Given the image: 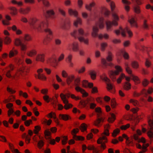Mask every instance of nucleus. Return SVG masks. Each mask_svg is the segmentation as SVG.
Listing matches in <instances>:
<instances>
[{
    "mask_svg": "<svg viewBox=\"0 0 153 153\" xmlns=\"http://www.w3.org/2000/svg\"><path fill=\"white\" fill-rule=\"evenodd\" d=\"M28 23L31 27L33 29L39 31H44L50 36L52 35V31L50 29L47 28L48 23L47 20L41 22L38 21L36 18H30L29 20Z\"/></svg>",
    "mask_w": 153,
    "mask_h": 153,
    "instance_id": "nucleus-1",
    "label": "nucleus"
},
{
    "mask_svg": "<svg viewBox=\"0 0 153 153\" xmlns=\"http://www.w3.org/2000/svg\"><path fill=\"white\" fill-rule=\"evenodd\" d=\"M110 5L112 11V15L114 20L112 22L109 20L106 22L105 23L107 30H110L113 25L117 26L118 25L117 21L119 19L118 16L114 11L115 7L114 3L112 1H111Z\"/></svg>",
    "mask_w": 153,
    "mask_h": 153,
    "instance_id": "nucleus-2",
    "label": "nucleus"
},
{
    "mask_svg": "<svg viewBox=\"0 0 153 153\" xmlns=\"http://www.w3.org/2000/svg\"><path fill=\"white\" fill-rule=\"evenodd\" d=\"M71 35L75 38H78L80 42H84L86 44H88V40L85 39L83 37V36L85 34L82 29L79 28L78 30H74L71 33Z\"/></svg>",
    "mask_w": 153,
    "mask_h": 153,
    "instance_id": "nucleus-3",
    "label": "nucleus"
},
{
    "mask_svg": "<svg viewBox=\"0 0 153 153\" xmlns=\"http://www.w3.org/2000/svg\"><path fill=\"white\" fill-rule=\"evenodd\" d=\"M104 19L102 17H100L98 21L96 23L95 26L93 27L92 35L94 37L98 36L97 32L98 31V27L100 29H102L104 27Z\"/></svg>",
    "mask_w": 153,
    "mask_h": 153,
    "instance_id": "nucleus-4",
    "label": "nucleus"
},
{
    "mask_svg": "<svg viewBox=\"0 0 153 153\" xmlns=\"http://www.w3.org/2000/svg\"><path fill=\"white\" fill-rule=\"evenodd\" d=\"M95 110L97 113V119L94 121V124L96 126L99 127L102 125L105 118L102 115L101 108H96Z\"/></svg>",
    "mask_w": 153,
    "mask_h": 153,
    "instance_id": "nucleus-5",
    "label": "nucleus"
},
{
    "mask_svg": "<svg viewBox=\"0 0 153 153\" xmlns=\"http://www.w3.org/2000/svg\"><path fill=\"white\" fill-rule=\"evenodd\" d=\"M109 134L108 130L107 129H105L97 141L98 143L100 144V146L103 150L106 148L105 143L107 142V140L105 135L108 136Z\"/></svg>",
    "mask_w": 153,
    "mask_h": 153,
    "instance_id": "nucleus-6",
    "label": "nucleus"
},
{
    "mask_svg": "<svg viewBox=\"0 0 153 153\" xmlns=\"http://www.w3.org/2000/svg\"><path fill=\"white\" fill-rule=\"evenodd\" d=\"M31 39L30 37L28 34H25L24 39L22 40L19 39H17L16 40L15 43L16 45L19 46L20 47L21 50L23 51H25L26 49V46L23 42L24 40L29 41Z\"/></svg>",
    "mask_w": 153,
    "mask_h": 153,
    "instance_id": "nucleus-7",
    "label": "nucleus"
},
{
    "mask_svg": "<svg viewBox=\"0 0 153 153\" xmlns=\"http://www.w3.org/2000/svg\"><path fill=\"white\" fill-rule=\"evenodd\" d=\"M148 122L150 127L149 130L147 132L148 136L152 140L153 139V110L152 111V116H149Z\"/></svg>",
    "mask_w": 153,
    "mask_h": 153,
    "instance_id": "nucleus-8",
    "label": "nucleus"
},
{
    "mask_svg": "<svg viewBox=\"0 0 153 153\" xmlns=\"http://www.w3.org/2000/svg\"><path fill=\"white\" fill-rule=\"evenodd\" d=\"M114 32L117 35H119L121 33L122 36L123 37H125L126 36V33H128L129 37H131L133 35L132 32L127 27H126L123 29L120 27V30H116Z\"/></svg>",
    "mask_w": 153,
    "mask_h": 153,
    "instance_id": "nucleus-9",
    "label": "nucleus"
},
{
    "mask_svg": "<svg viewBox=\"0 0 153 153\" xmlns=\"http://www.w3.org/2000/svg\"><path fill=\"white\" fill-rule=\"evenodd\" d=\"M80 82V79L79 78H77L75 80L74 84L76 86L75 89L76 91L80 92L82 94L83 97H86L88 96V94L79 86Z\"/></svg>",
    "mask_w": 153,
    "mask_h": 153,
    "instance_id": "nucleus-10",
    "label": "nucleus"
},
{
    "mask_svg": "<svg viewBox=\"0 0 153 153\" xmlns=\"http://www.w3.org/2000/svg\"><path fill=\"white\" fill-rule=\"evenodd\" d=\"M101 79L107 82V88L108 91L113 93L114 92V87L112 84L109 82V79L106 76L105 74H103L100 76Z\"/></svg>",
    "mask_w": 153,
    "mask_h": 153,
    "instance_id": "nucleus-11",
    "label": "nucleus"
},
{
    "mask_svg": "<svg viewBox=\"0 0 153 153\" xmlns=\"http://www.w3.org/2000/svg\"><path fill=\"white\" fill-rule=\"evenodd\" d=\"M125 66L126 71L130 75L131 78L135 82V83L137 84L139 83L140 82V81L139 78L138 77L134 76L132 74V71L128 67V64L126 63H125Z\"/></svg>",
    "mask_w": 153,
    "mask_h": 153,
    "instance_id": "nucleus-12",
    "label": "nucleus"
},
{
    "mask_svg": "<svg viewBox=\"0 0 153 153\" xmlns=\"http://www.w3.org/2000/svg\"><path fill=\"white\" fill-rule=\"evenodd\" d=\"M106 60L105 59H102L101 60L102 63L105 66L109 65L111 66L113 65L110 62L112 61V57L111 54L109 52L108 56L106 58Z\"/></svg>",
    "mask_w": 153,
    "mask_h": 153,
    "instance_id": "nucleus-13",
    "label": "nucleus"
},
{
    "mask_svg": "<svg viewBox=\"0 0 153 153\" xmlns=\"http://www.w3.org/2000/svg\"><path fill=\"white\" fill-rule=\"evenodd\" d=\"M60 97L64 103L65 104L64 107L65 109H67L72 107V105L68 103V101L66 99L65 95L62 93H61L60 95Z\"/></svg>",
    "mask_w": 153,
    "mask_h": 153,
    "instance_id": "nucleus-14",
    "label": "nucleus"
},
{
    "mask_svg": "<svg viewBox=\"0 0 153 153\" xmlns=\"http://www.w3.org/2000/svg\"><path fill=\"white\" fill-rule=\"evenodd\" d=\"M91 99L90 98H88L86 100H83L82 101H80V103L85 107L87 104L90 105V107L91 108H94L96 106V105L93 103H90V102L91 101Z\"/></svg>",
    "mask_w": 153,
    "mask_h": 153,
    "instance_id": "nucleus-15",
    "label": "nucleus"
},
{
    "mask_svg": "<svg viewBox=\"0 0 153 153\" xmlns=\"http://www.w3.org/2000/svg\"><path fill=\"white\" fill-rule=\"evenodd\" d=\"M115 68L116 71H111L109 72V74L111 77L114 78L115 76L118 75L119 73L122 71V68L119 66H115Z\"/></svg>",
    "mask_w": 153,
    "mask_h": 153,
    "instance_id": "nucleus-16",
    "label": "nucleus"
},
{
    "mask_svg": "<svg viewBox=\"0 0 153 153\" xmlns=\"http://www.w3.org/2000/svg\"><path fill=\"white\" fill-rule=\"evenodd\" d=\"M79 131V129L76 128L74 129L71 131V134L73 136V138L76 140H84V138L83 137L76 135V134Z\"/></svg>",
    "mask_w": 153,
    "mask_h": 153,
    "instance_id": "nucleus-17",
    "label": "nucleus"
},
{
    "mask_svg": "<svg viewBox=\"0 0 153 153\" xmlns=\"http://www.w3.org/2000/svg\"><path fill=\"white\" fill-rule=\"evenodd\" d=\"M132 1L134 4V8L135 12L137 13H139L140 12L139 7L136 4L139 5L141 4V3L140 0H132Z\"/></svg>",
    "mask_w": 153,
    "mask_h": 153,
    "instance_id": "nucleus-18",
    "label": "nucleus"
},
{
    "mask_svg": "<svg viewBox=\"0 0 153 153\" xmlns=\"http://www.w3.org/2000/svg\"><path fill=\"white\" fill-rule=\"evenodd\" d=\"M70 26V21L68 19H67L64 22L63 24L62 25V27L64 30H68Z\"/></svg>",
    "mask_w": 153,
    "mask_h": 153,
    "instance_id": "nucleus-19",
    "label": "nucleus"
},
{
    "mask_svg": "<svg viewBox=\"0 0 153 153\" xmlns=\"http://www.w3.org/2000/svg\"><path fill=\"white\" fill-rule=\"evenodd\" d=\"M128 21L131 27H137L136 21L134 17H129Z\"/></svg>",
    "mask_w": 153,
    "mask_h": 153,
    "instance_id": "nucleus-20",
    "label": "nucleus"
},
{
    "mask_svg": "<svg viewBox=\"0 0 153 153\" xmlns=\"http://www.w3.org/2000/svg\"><path fill=\"white\" fill-rule=\"evenodd\" d=\"M153 91V89L152 88H150L149 90L147 91L146 89H143L141 91V94L144 95L145 97H147L148 94H151Z\"/></svg>",
    "mask_w": 153,
    "mask_h": 153,
    "instance_id": "nucleus-21",
    "label": "nucleus"
},
{
    "mask_svg": "<svg viewBox=\"0 0 153 153\" xmlns=\"http://www.w3.org/2000/svg\"><path fill=\"white\" fill-rule=\"evenodd\" d=\"M46 13L48 17L51 18L52 19H54L55 18V13L52 10H49L46 11Z\"/></svg>",
    "mask_w": 153,
    "mask_h": 153,
    "instance_id": "nucleus-22",
    "label": "nucleus"
},
{
    "mask_svg": "<svg viewBox=\"0 0 153 153\" xmlns=\"http://www.w3.org/2000/svg\"><path fill=\"white\" fill-rule=\"evenodd\" d=\"M4 34L7 35L4 39V42L6 44H8L11 42V40L10 38L8 37V36L9 35V33L6 30H5L4 31Z\"/></svg>",
    "mask_w": 153,
    "mask_h": 153,
    "instance_id": "nucleus-23",
    "label": "nucleus"
},
{
    "mask_svg": "<svg viewBox=\"0 0 153 153\" xmlns=\"http://www.w3.org/2000/svg\"><path fill=\"white\" fill-rule=\"evenodd\" d=\"M83 86L85 88L89 87L91 88L93 86V84L92 83H89L88 81L86 80H84L82 82Z\"/></svg>",
    "mask_w": 153,
    "mask_h": 153,
    "instance_id": "nucleus-24",
    "label": "nucleus"
},
{
    "mask_svg": "<svg viewBox=\"0 0 153 153\" xmlns=\"http://www.w3.org/2000/svg\"><path fill=\"white\" fill-rule=\"evenodd\" d=\"M125 78L126 80L129 81L130 80V78L128 77H126L125 74H122L117 79V82L118 83H120L122 79Z\"/></svg>",
    "mask_w": 153,
    "mask_h": 153,
    "instance_id": "nucleus-25",
    "label": "nucleus"
},
{
    "mask_svg": "<svg viewBox=\"0 0 153 153\" xmlns=\"http://www.w3.org/2000/svg\"><path fill=\"white\" fill-rule=\"evenodd\" d=\"M44 55L43 54H39L37 55L36 58V60L37 61H40L43 62L44 61Z\"/></svg>",
    "mask_w": 153,
    "mask_h": 153,
    "instance_id": "nucleus-26",
    "label": "nucleus"
},
{
    "mask_svg": "<svg viewBox=\"0 0 153 153\" xmlns=\"http://www.w3.org/2000/svg\"><path fill=\"white\" fill-rule=\"evenodd\" d=\"M72 56V54H69L68 55L66 59V62L69 64L70 66L71 67L73 66V63L71 62Z\"/></svg>",
    "mask_w": 153,
    "mask_h": 153,
    "instance_id": "nucleus-27",
    "label": "nucleus"
},
{
    "mask_svg": "<svg viewBox=\"0 0 153 153\" xmlns=\"http://www.w3.org/2000/svg\"><path fill=\"white\" fill-rule=\"evenodd\" d=\"M9 67L10 70H8L6 74V76L8 77H10L11 76V75L10 74V72L11 71H13L15 68V66L14 65L12 64H10L9 65Z\"/></svg>",
    "mask_w": 153,
    "mask_h": 153,
    "instance_id": "nucleus-28",
    "label": "nucleus"
},
{
    "mask_svg": "<svg viewBox=\"0 0 153 153\" xmlns=\"http://www.w3.org/2000/svg\"><path fill=\"white\" fill-rule=\"evenodd\" d=\"M115 115L113 113H110L108 118V121L110 123H112L115 120Z\"/></svg>",
    "mask_w": 153,
    "mask_h": 153,
    "instance_id": "nucleus-29",
    "label": "nucleus"
},
{
    "mask_svg": "<svg viewBox=\"0 0 153 153\" xmlns=\"http://www.w3.org/2000/svg\"><path fill=\"white\" fill-rule=\"evenodd\" d=\"M74 79V76L73 75H71L70 76H68L66 79V82L68 85H70L73 80Z\"/></svg>",
    "mask_w": 153,
    "mask_h": 153,
    "instance_id": "nucleus-30",
    "label": "nucleus"
},
{
    "mask_svg": "<svg viewBox=\"0 0 153 153\" xmlns=\"http://www.w3.org/2000/svg\"><path fill=\"white\" fill-rule=\"evenodd\" d=\"M59 117L60 119L64 120H67L70 118V117L68 115L65 114H60Z\"/></svg>",
    "mask_w": 153,
    "mask_h": 153,
    "instance_id": "nucleus-31",
    "label": "nucleus"
},
{
    "mask_svg": "<svg viewBox=\"0 0 153 153\" xmlns=\"http://www.w3.org/2000/svg\"><path fill=\"white\" fill-rule=\"evenodd\" d=\"M37 53L36 51L35 50H32L28 51L27 53V55L29 56L32 57Z\"/></svg>",
    "mask_w": 153,
    "mask_h": 153,
    "instance_id": "nucleus-32",
    "label": "nucleus"
},
{
    "mask_svg": "<svg viewBox=\"0 0 153 153\" xmlns=\"http://www.w3.org/2000/svg\"><path fill=\"white\" fill-rule=\"evenodd\" d=\"M18 53V51L16 50H12L10 51V52L9 56L10 58L13 57L17 55Z\"/></svg>",
    "mask_w": 153,
    "mask_h": 153,
    "instance_id": "nucleus-33",
    "label": "nucleus"
},
{
    "mask_svg": "<svg viewBox=\"0 0 153 153\" xmlns=\"http://www.w3.org/2000/svg\"><path fill=\"white\" fill-rule=\"evenodd\" d=\"M72 49L75 51H77L78 50V42H74L72 45Z\"/></svg>",
    "mask_w": 153,
    "mask_h": 153,
    "instance_id": "nucleus-34",
    "label": "nucleus"
},
{
    "mask_svg": "<svg viewBox=\"0 0 153 153\" xmlns=\"http://www.w3.org/2000/svg\"><path fill=\"white\" fill-rule=\"evenodd\" d=\"M68 13L70 15H74L75 17H77L78 14L77 12L75 10H74L71 9H69L68 10Z\"/></svg>",
    "mask_w": 153,
    "mask_h": 153,
    "instance_id": "nucleus-35",
    "label": "nucleus"
},
{
    "mask_svg": "<svg viewBox=\"0 0 153 153\" xmlns=\"http://www.w3.org/2000/svg\"><path fill=\"white\" fill-rule=\"evenodd\" d=\"M12 29L13 30L16 31V33L17 34L19 35L22 33V32L20 30L17 29L15 25H13L12 27Z\"/></svg>",
    "mask_w": 153,
    "mask_h": 153,
    "instance_id": "nucleus-36",
    "label": "nucleus"
},
{
    "mask_svg": "<svg viewBox=\"0 0 153 153\" xmlns=\"http://www.w3.org/2000/svg\"><path fill=\"white\" fill-rule=\"evenodd\" d=\"M6 18L7 20H4L2 21V23L4 25H8L9 24V22L8 20H9L11 19L10 17L8 16L7 15L6 16Z\"/></svg>",
    "mask_w": 153,
    "mask_h": 153,
    "instance_id": "nucleus-37",
    "label": "nucleus"
},
{
    "mask_svg": "<svg viewBox=\"0 0 153 153\" xmlns=\"http://www.w3.org/2000/svg\"><path fill=\"white\" fill-rule=\"evenodd\" d=\"M9 146L11 149V151L13 153H20L17 149H14L13 146L12 144H10L9 145Z\"/></svg>",
    "mask_w": 153,
    "mask_h": 153,
    "instance_id": "nucleus-38",
    "label": "nucleus"
},
{
    "mask_svg": "<svg viewBox=\"0 0 153 153\" xmlns=\"http://www.w3.org/2000/svg\"><path fill=\"white\" fill-rule=\"evenodd\" d=\"M30 10V8L27 7L25 9H21L20 10V12L23 14H26Z\"/></svg>",
    "mask_w": 153,
    "mask_h": 153,
    "instance_id": "nucleus-39",
    "label": "nucleus"
},
{
    "mask_svg": "<svg viewBox=\"0 0 153 153\" xmlns=\"http://www.w3.org/2000/svg\"><path fill=\"white\" fill-rule=\"evenodd\" d=\"M124 88L126 90H128L131 88V85L128 82H126L124 85Z\"/></svg>",
    "mask_w": 153,
    "mask_h": 153,
    "instance_id": "nucleus-40",
    "label": "nucleus"
},
{
    "mask_svg": "<svg viewBox=\"0 0 153 153\" xmlns=\"http://www.w3.org/2000/svg\"><path fill=\"white\" fill-rule=\"evenodd\" d=\"M89 74L91 78L93 79H94L96 77V74L95 72L94 71H91L89 72Z\"/></svg>",
    "mask_w": 153,
    "mask_h": 153,
    "instance_id": "nucleus-41",
    "label": "nucleus"
},
{
    "mask_svg": "<svg viewBox=\"0 0 153 153\" xmlns=\"http://www.w3.org/2000/svg\"><path fill=\"white\" fill-rule=\"evenodd\" d=\"M81 21L80 19L77 18L76 20L74 22V25L77 27L78 24H81Z\"/></svg>",
    "mask_w": 153,
    "mask_h": 153,
    "instance_id": "nucleus-42",
    "label": "nucleus"
},
{
    "mask_svg": "<svg viewBox=\"0 0 153 153\" xmlns=\"http://www.w3.org/2000/svg\"><path fill=\"white\" fill-rule=\"evenodd\" d=\"M87 127L85 123H83L81 125L79 128L82 131H83L86 130Z\"/></svg>",
    "mask_w": 153,
    "mask_h": 153,
    "instance_id": "nucleus-43",
    "label": "nucleus"
},
{
    "mask_svg": "<svg viewBox=\"0 0 153 153\" xmlns=\"http://www.w3.org/2000/svg\"><path fill=\"white\" fill-rule=\"evenodd\" d=\"M132 67L134 68H137L138 66L139 65L137 62L136 61H133L131 63Z\"/></svg>",
    "mask_w": 153,
    "mask_h": 153,
    "instance_id": "nucleus-44",
    "label": "nucleus"
},
{
    "mask_svg": "<svg viewBox=\"0 0 153 153\" xmlns=\"http://www.w3.org/2000/svg\"><path fill=\"white\" fill-rule=\"evenodd\" d=\"M23 138H25L27 143H28L30 142V138L27 136L25 133L23 135Z\"/></svg>",
    "mask_w": 153,
    "mask_h": 153,
    "instance_id": "nucleus-45",
    "label": "nucleus"
},
{
    "mask_svg": "<svg viewBox=\"0 0 153 153\" xmlns=\"http://www.w3.org/2000/svg\"><path fill=\"white\" fill-rule=\"evenodd\" d=\"M44 145V142L42 140H40L38 142V146L39 149H41Z\"/></svg>",
    "mask_w": 153,
    "mask_h": 153,
    "instance_id": "nucleus-46",
    "label": "nucleus"
},
{
    "mask_svg": "<svg viewBox=\"0 0 153 153\" xmlns=\"http://www.w3.org/2000/svg\"><path fill=\"white\" fill-rule=\"evenodd\" d=\"M37 77L38 79L42 80H46V77L43 74H41L40 73H39Z\"/></svg>",
    "mask_w": 153,
    "mask_h": 153,
    "instance_id": "nucleus-47",
    "label": "nucleus"
},
{
    "mask_svg": "<svg viewBox=\"0 0 153 153\" xmlns=\"http://www.w3.org/2000/svg\"><path fill=\"white\" fill-rule=\"evenodd\" d=\"M107 44L105 42H103L101 44V49L102 51H104L105 47L107 46Z\"/></svg>",
    "mask_w": 153,
    "mask_h": 153,
    "instance_id": "nucleus-48",
    "label": "nucleus"
},
{
    "mask_svg": "<svg viewBox=\"0 0 153 153\" xmlns=\"http://www.w3.org/2000/svg\"><path fill=\"white\" fill-rule=\"evenodd\" d=\"M121 53L123 55L124 58L126 59H128L129 58V55L127 53L123 51H121Z\"/></svg>",
    "mask_w": 153,
    "mask_h": 153,
    "instance_id": "nucleus-49",
    "label": "nucleus"
},
{
    "mask_svg": "<svg viewBox=\"0 0 153 153\" xmlns=\"http://www.w3.org/2000/svg\"><path fill=\"white\" fill-rule=\"evenodd\" d=\"M94 5L95 4L94 3H92L90 4L89 5H86L85 7L88 10L91 11V7L94 6Z\"/></svg>",
    "mask_w": 153,
    "mask_h": 153,
    "instance_id": "nucleus-50",
    "label": "nucleus"
},
{
    "mask_svg": "<svg viewBox=\"0 0 153 153\" xmlns=\"http://www.w3.org/2000/svg\"><path fill=\"white\" fill-rule=\"evenodd\" d=\"M54 42L55 44L57 45H60L62 43L61 40L60 39L57 38L55 39Z\"/></svg>",
    "mask_w": 153,
    "mask_h": 153,
    "instance_id": "nucleus-51",
    "label": "nucleus"
},
{
    "mask_svg": "<svg viewBox=\"0 0 153 153\" xmlns=\"http://www.w3.org/2000/svg\"><path fill=\"white\" fill-rule=\"evenodd\" d=\"M12 13L14 15H16L17 13V10L14 7H12L10 8Z\"/></svg>",
    "mask_w": 153,
    "mask_h": 153,
    "instance_id": "nucleus-52",
    "label": "nucleus"
},
{
    "mask_svg": "<svg viewBox=\"0 0 153 153\" xmlns=\"http://www.w3.org/2000/svg\"><path fill=\"white\" fill-rule=\"evenodd\" d=\"M51 38L50 37L45 38L43 41V43L44 45H47L48 44Z\"/></svg>",
    "mask_w": 153,
    "mask_h": 153,
    "instance_id": "nucleus-53",
    "label": "nucleus"
},
{
    "mask_svg": "<svg viewBox=\"0 0 153 153\" xmlns=\"http://www.w3.org/2000/svg\"><path fill=\"white\" fill-rule=\"evenodd\" d=\"M130 102L132 103L135 106L138 105V101L136 100H134L132 99H131L130 100Z\"/></svg>",
    "mask_w": 153,
    "mask_h": 153,
    "instance_id": "nucleus-54",
    "label": "nucleus"
},
{
    "mask_svg": "<svg viewBox=\"0 0 153 153\" xmlns=\"http://www.w3.org/2000/svg\"><path fill=\"white\" fill-rule=\"evenodd\" d=\"M111 107L112 108H114L116 105V102L114 98L113 99L111 100Z\"/></svg>",
    "mask_w": 153,
    "mask_h": 153,
    "instance_id": "nucleus-55",
    "label": "nucleus"
},
{
    "mask_svg": "<svg viewBox=\"0 0 153 153\" xmlns=\"http://www.w3.org/2000/svg\"><path fill=\"white\" fill-rule=\"evenodd\" d=\"M48 116L49 117L51 118H53L55 119H56L55 114L54 113H53L52 112L48 114Z\"/></svg>",
    "mask_w": 153,
    "mask_h": 153,
    "instance_id": "nucleus-56",
    "label": "nucleus"
},
{
    "mask_svg": "<svg viewBox=\"0 0 153 153\" xmlns=\"http://www.w3.org/2000/svg\"><path fill=\"white\" fill-rule=\"evenodd\" d=\"M145 64L147 67H149L151 65V62L149 59H146Z\"/></svg>",
    "mask_w": 153,
    "mask_h": 153,
    "instance_id": "nucleus-57",
    "label": "nucleus"
},
{
    "mask_svg": "<svg viewBox=\"0 0 153 153\" xmlns=\"http://www.w3.org/2000/svg\"><path fill=\"white\" fill-rule=\"evenodd\" d=\"M120 131V130L119 129H117L115 130H114V131L113 133L112 134V135L113 137H115L119 133V132Z\"/></svg>",
    "mask_w": 153,
    "mask_h": 153,
    "instance_id": "nucleus-58",
    "label": "nucleus"
},
{
    "mask_svg": "<svg viewBox=\"0 0 153 153\" xmlns=\"http://www.w3.org/2000/svg\"><path fill=\"white\" fill-rule=\"evenodd\" d=\"M12 3L14 4H17L18 6H21L22 4V2L20 1V2H18L15 0H13L12 1Z\"/></svg>",
    "mask_w": 153,
    "mask_h": 153,
    "instance_id": "nucleus-59",
    "label": "nucleus"
},
{
    "mask_svg": "<svg viewBox=\"0 0 153 153\" xmlns=\"http://www.w3.org/2000/svg\"><path fill=\"white\" fill-rule=\"evenodd\" d=\"M35 128L34 130V133L36 134H38L39 131L40 129V127L38 126H35Z\"/></svg>",
    "mask_w": 153,
    "mask_h": 153,
    "instance_id": "nucleus-60",
    "label": "nucleus"
},
{
    "mask_svg": "<svg viewBox=\"0 0 153 153\" xmlns=\"http://www.w3.org/2000/svg\"><path fill=\"white\" fill-rule=\"evenodd\" d=\"M130 126V124H127L126 125L122 126L120 128L122 130H126L127 128H129Z\"/></svg>",
    "mask_w": 153,
    "mask_h": 153,
    "instance_id": "nucleus-61",
    "label": "nucleus"
},
{
    "mask_svg": "<svg viewBox=\"0 0 153 153\" xmlns=\"http://www.w3.org/2000/svg\"><path fill=\"white\" fill-rule=\"evenodd\" d=\"M51 133L48 130H46L45 132V134L46 137H49L51 135Z\"/></svg>",
    "mask_w": 153,
    "mask_h": 153,
    "instance_id": "nucleus-62",
    "label": "nucleus"
},
{
    "mask_svg": "<svg viewBox=\"0 0 153 153\" xmlns=\"http://www.w3.org/2000/svg\"><path fill=\"white\" fill-rule=\"evenodd\" d=\"M149 82L147 79H144L142 82V84L144 86H146L149 84Z\"/></svg>",
    "mask_w": 153,
    "mask_h": 153,
    "instance_id": "nucleus-63",
    "label": "nucleus"
},
{
    "mask_svg": "<svg viewBox=\"0 0 153 153\" xmlns=\"http://www.w3.org/2000/svg\"><path fill=\"white\" fill-rule=\"evenodd\" d=\"M63 139L62 140V143L63 145H65L67 142L68 138L67 137L65 136L63 137Z\"/></svg>",
    "mask_w": 153,
    "mask_h": 153,
    "instance_id": "nucleus-64",
    "label": "nucleus"
}]
</instances>
